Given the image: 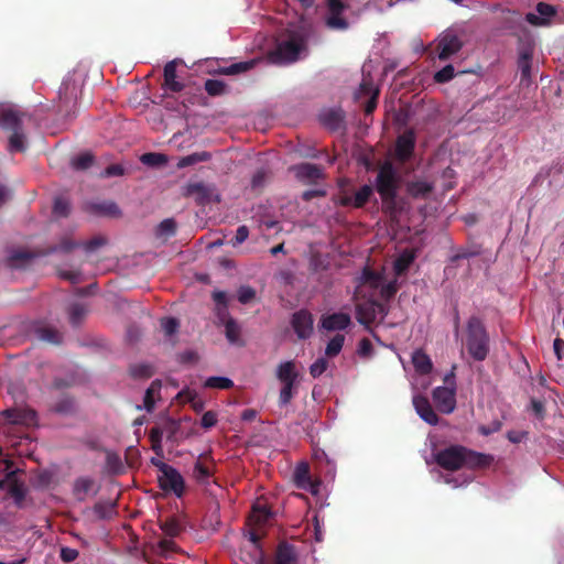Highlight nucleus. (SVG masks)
Segmentation results:
<instances>
[{
	"label": "nucleus",
	"instance_id": "obj_12",
	"mask_svg": "<svg viewBox=\"0 0 564 564\" xmlns=\"http://www.w3.org/2000/svg\"><path fill=\"white\" fill-rule=\"evenodd\" d=\"M2 416L10 424L33 425L36 421V412L30 408H11L2 412Z\"/></svg>",
	"mask_w": 564,
	"mask_h": 564
},
{
	"label": "nucleus",
	"instance_id": "obj_54",
	"mask_svg": "<svg viewBox=\"0 0 564 564\" xmlns=\"http://www.w3.org/2000/svg\"><path fill=\"white\" fill-rule=\"evenodd\" d=\"M161 327L164 334L170 337L177 332L180 322L175 317H164L161 319Z\"/></svg>",
	"mask_w": 564,
	"mask_h": 564
},
{
	"label": "nucleus",
	"instance_id": "obj_57",
	"mask_svg": "<svg viewBox=\"0 0 564 564\" xmlns=\"http://www.w3.org/2000/svg\"><path fill=\"white\" fill-rule=\"evenodd\" d=\"M69 212L70 205L65 198L58 197L54 200L53 213L55 215L66 217L68 216Z\"/></svg>",
	"mask_w": 564,
	"mask_h": 564
},
{
	"label": "nucleus",
	"instance_id": "obj_13",
	"mask_svg": "<svg viewBox=\"0 0 564 564\" xmlns=\"http://www.w3.org/2000/svg\"><path fill=\"white\" fill-rule=\"evenodd\" d=\"M295 486L300 489L310 490L312 494H317L319 481H315L311 477L310 466L306 462H301L296 465L293 474Z\"/></svg>",
	"mask_w": 564,
	"mask_h": 564
},
{
	"label": "nucleus",
	"instance_id": "obj_26",
	"mask_svg": "<svg viewBox=\"0 0 564 564\" xmlns=\"http://www.w3.org/2000/svg\"><path fill=\"white\" fill-rule=\"evenodd\" d=\"M271 518L272 512L265 505L256 503L252 507V511L249 517V522L253 527L261 528L264 524H267Z\"/></svg>",
	"mask_w": 564,
	"mask_h": 564
},
{
	"label": "nucleus",
	"instance_id": "obj_18",
	"mask_svg": "<svg viewBox=\"0 0 564 564\" xmlns=\"http://www.w3.org/2000/svg\"><path fill=\"white\" fill-rule=\"evenodd\" d=\"M184 194L194 197L198 205H206L212 199V188L203 182L187 184Z\"/></svg>",
	"mask_w": 564,
	"mask_h": 564
},
{
	"label": "nucleus",
	"instance_id": "obj_42",
	"mask_svg": "<svg viewBox=\"0 0 564 564\" xmlns=\"http://www.w3.org/2000/svg\"><path fill=\"white\" fill-rule=\"evenodd\" d=\"M141 162L148 166L158 167L166 164L167 158L165 154L149 152L144 153L140 158Z\"/></svg>",
	"mask_w": 564,
	"mask_h": 564
},
{
	"label": "nucleus",
	"instance_id": "obj_40",
	"mask_svg": "<svg viewBox=\"0 0 564 564\" xmlns=\"http://www.w3.org/2000/svg\"><path fill=\"white\" fill-rule=\"evenodd\" d=\"M93 210L98 215H106L117 217L120 215V209L118 205L113 202H104L99 204H94L91 206Z\"/></svg>",
	"mask_w": 564,
	"mask_h": 564
},
{
	"label": "nucleus",
	"instance_id": "obj_21",
	"mask_svg": "<svg viewBox=\"0 0 564 564\" xmlns=\"http://www.w3.org/2000/svg\"><path fill=\"white\" fill-rule=\"evenodd\" d=\"M163 88L173 93H180L184 88V84L176 80V61L167 62L164 66Z\"/></svg>",
	"mask_w": 564,
	"mask_h": 564
},
{
	"label": "nucleus",
	"instance_id": "obj_30",
	"mask_svg": "<svg viewBox=\"0 0 564 564\" xmlns=\"http://www.w3.org/2000/svg\"><path fill=\"white\" fill-rule=\"evenodd\" d=\"M295 561L296 553L294 546L286 542H281L276 549L275 564H292Z\"/></svg>",
	"mask_w": 564,
	"mask_h": 564
},
{
	"label": "nucleus",
	"instance_id": "obj_60",
	"mask_svg": "<svg viewBox=\"0 0 564 564\" xmlns=\"http://www.w3.org/2000/svg\"><path fill=\"white\" fill-rule=\"evenodd\" d=\"M107 243V239L101 236L94 237L93 239L88 240L84 243V249L87 252H93L97 250L98 248L105 246Z\"/></svg>",
	"mask_w": 564,
	"mask_h": 564
},
{
	"label": "nucleus",
	"instance_id": "obj_27",
	"mask_svg": "<svg viewBox=\"0 0 564 564\" xmlns=\"http://www.w3.org/2000/svg\"><path fill=\"white\" fill-rule=\"evenodd\" d=\"M406 191L412 198H426L433 191V184L426 181L416 180L408 183Z\"/></svg>",
	"mask_w": 564,
	"mask_h": 564
},
{
	"label": "nucleus",
	"instance_id": "obj_24",
	"mask_svg": "<svg viewBox=\"0 0 564 564\" xmlns=\"http://www.w3.org/2000/svg\"><path fill=\"white\" fill-rule=\"evenodd\" d=\"M412 364L415 371L419 375L425 376L431 373L433 369V362L427 354H425L422 349H416L412 354Z\"/></svg>",
	"mask_w": 564,
	"mask_h": 564
},
{
	"label": "nucleus",
	"instance_id": "obj_14",
	"mask_svg": "<svg viewBox=\"0 0 564 564\" xmlns=\"http://www.w3.org/2000/svg\"><path fill=\"white\" fill-rule=\"evenodd\" d=\"M379 94V88L373 85L371 79H362L356 93V98L360 100L362 97H369L364 109L366 115L372 113L377 108Z\"/></svg>",
	"mask_w": 564,
	"mask_h": 564
},
{
	"label": "nucleus",
	"instance_id": "obj_32",
	"mask_svg": "<svg viewBox=\"0 0 564 564\" xmlns=\"http://www.w3.org/2000/svg\"><path fill=\"white\" fill-rule=\"evenodd\" d=\"M8 494L10 495V497L13 498V500L18 507L22 506V503L25 499V496H26V488L23 482H21L17 479V476L11 481L9 489H8Z\"/></svg>",
	"mask_w": 564,
	"mask_h": 564
},
{
	"label": "nucleus",
	"instance_id": "obj_25",
	"mask_svg": "<svg viewBox=\"0 0 564 564\" xmlns=\"http://www.w3.org/2000/svg\"><path fill=\"white\" fill-rule=\"evenodd\" d=\"M37 256L35 252L24 249L13 250L8 258V265L12 269H21Z\"/></svg>",
	"mask_w": 564,
	"mask_h": 564
},
{
	"label": "nucleus",
	"instance_id": "obj_53",
	"mask_svg": "<svg viewBox=\"0 0 564 564\" xmlns=\"http://www.w3.org/2000/svg\"><path fill=\"white\" fill-rule=\"evenodd\" d=\"M454 76H455L454 66L448 64L434 74V80H435V83L444 84V83H447L451 79H453Z\"/></svg>",
	"mask_w": 564,
	"mask_h": 564
},
{
	"label": "nucleus",
	"instance_id": "obj_56",
	"mask_svg": "<svg viewBox=\"0 0 564 564\" xmlns=\"http://www.w3.org/2000/svg\"><path fill=\"white\" fill-rule=\"evenodd\" d=\"M380 289V296L386 300V301H389L391 300L398 292V283H397V280H393V281H390L389 283L387 284H381L379 286Z\"/></svg>",
	"mask_w": 564,
	"mask_h": 564
},
{
	"label": "nucleus",
	"instance_id": "obj_1",
	"mask_svg": "<svg viewBox=\"0 0 564 564\" xmlns=\"http://www.w3.org/2000/svg\"><path fill=\"white\" fill-rule=\"evenodd\" d=\"M435 463L445 470L456 471L462 468L482 469L488 467L494 457L463 445H449L434 454Z\"/></svg>",
	"mask_w": 564,
	"mask_h": 564
},
{
	"label": "nucleus",
	"instance_id": "obj_64",
	"mask_svg": "<svg viewBox=\"0 0 564 564\" xmlns=\"http://www.w3.org/2000/svg\"><path fill=\"white\" fill-rule=\"evenodd\" d=\"M124 174V167L121 164H110L102 172V177L121 176Z\"/></svg>",
	"mask_w": 564,
	"mask_h": 564
},
{
	"label": "nucleus",
	"instance_id": "obj_43",
	"mask_svg": "<svg viewBox=\"0 0 564 564\" xmlns=\"http://www.w3.org/2000/svg\"><path fill=\"white\" fill-rule=\"evenodd\" d=\"M212 470L203 464L200 460H197L194 465L193 476L199 484H208L209 478L212 477Z\"/></svg>",
	"mask_w": 564,
	"mask_h": 564
},
{
	"label": "nucleus",
	"instance_id": "obj_10",
	"mask_svg": "<svg viewBox=\"0 0 564 564\" xmlns=\"http://www.w3.org/2000/svg\"><path fill=\"white\" fill-rule=\"evenodd\" d=\"M432 398L437 410L444 414H451L456 409L455 387H437L433 390Z\"/></svg>",
	"mask_w": 564,
	"mask_h": 564
},
{
	"label": "nucleus",
	"instance_id": "obj_35",
	"mask_svg": "<svg viewBox=\"0 0 564 564\" xmlns=\"http://www.w3.org/2000/svg\"><path fill=\"white\" fill-rule=\"evenodd\" d=\"M414 261V254L410 251L401 253L393 263V270L398 276L404 274L412 262Z\"/></svg>",
	"mask_w": 564,
	"mask_h": 564
},
{
	"label": "nucleus",
	"instance_id": "obj_6",
	"mask_svg": "<svg viewBox=\"0 0 564 564\" xmlns=\"http://www.w3.org/2000/svg\"><path fill=\"white\" fill-rule=\"evenodd\" d=\"M275 377L282 384L279 393V405L286 406L297 393L300 384V373L296 370L295 362L293 360L281 362L276 367Z\"/></svg>",
	"mask_w": 564,
	"mask_h": 564
},
{
	"label": "nucleus",
	"instance_id": "obj_34",
	"mask_svg": "<svg viewBox=\"0 0 564 564\" xmlns=\"http://www.w3.org/2000/svg\"><path fill=\"white\" fill-rule=\"evenodd\" d=\"M210 159H212V154L207 151L195 152L189 155L181 158L180 161L177 162V167L178 169L187 167V166L194 165L199 162H207Z\"/></svg>",
	"mask_w": 564,
	"mask_h": 564
},
{
	"label": "nucleus",
	"instance_id": "obj_22",
	"mask_svg": "<svg viewBox=\"0 0 564 564\" xmlns=\"http://www.w3.org/2000/svg\"><path fill=\"white\" fill-rule=\"evenodd\" d=\"M345 115L340 109H327L319 115L321 123L332 130H339L344 123Z\"/></svg>",
	"mask_w": 564,
	"mask_h": 564
},
{
	"label": "nucleus",
	"instance_id": "obj_9",
	"mask_svg": "<svg viewBox=\"0 0 564 564\" xmlns=\"http://www.w3.org/2000/svg\"><path fill=\"white\" fill-rule=\"evenodd\" d=\"M416 138L412 129L405 130L395 141L394 158L400 163L408 162L414 154Z\"/></svg>",
	"mask_w": 564,
	"mask_h": 564
},
{
	"label": "nucleus",
	"instance_id": "obj_38",
	"mask_svg": "<svg viewBox=\"0 0 564 564\" xmlns=\"http://www.w3.org/2000/svg\"><path fill=\"white\" fill-rule=\"evenodd\" d=\"M129 373L135 379H148L154 375V368L150 364H135L130 366Z\"/></svg>",
	"mask_w": 564,
	"mask_h": 564
},
{
	"label": "nucleus",
	"instance_id": "obj_50",
	"mask_svg": "<svg viewBox=\"0 0 564 564\" xmlns=\"http://www.w3.org/2000/svg\"><path fill=\"white\" fill-rule=\"evenodd\" d=\"M94 163V155L90 153H83L72 160V166L75 170L84 171L89 169Z\"/></svg>",
	"mask_w": 564,
	"mask_h": 564
},
{
	"label": "nucleus",
	"instance_id": "obj_63",
	"mask_svg": "<svg viewBox=\"0 0 564 564\" xmlns=\"http://www.w3.org/2000/svg\"><path fill=\"white\" fill-rule=\"evenodd\" d=\"M78 551L76 549H72L68 546H62L59 552V557L63 562L69 563L75 561L78 557Z\"/></svg>",
	"mask_w": 564,
	"mask_h": 564
},
{
	"label": "nucleus",
	"instance_id": "obj_46",
	"mask_svg": "<svg viewBox=\"0 0 564 564\" xmlns=\"http://www.w3.org/2000/svg\"><path fill=\"white\" fill-rule=\"evenodd\" d=\"M162 437L163 431L161 427L154 426L150 430L149 438L151 441V447L158 455H162L163 453Z\"/></svg>",
	"mask_w": 564,
	"mask_h": 564
},
{
	"label": "nucleus",
	"instance_id": "obj_49",
	"mask_svg": "<svg viewBox=\"0 0 564 564\" xmlns=\"http://www.w3.org/2000/svg\"><path fill=\"white\" fill-rule=\"evenodd\" d=\"M534 53V43L531 40L520 41L518 48V61H532Z\"/></svg>",
	"mask_w": 564,
	"mask_h": 564
},
{
	"label": "nucleus",
	"instance_id": "obj_51",
	"mask_svg": "<svg viewBox=\"0 0 564 564\" xmlns=\"http://www.w3.org/2000/svg\"><path fill=\"white\" fill-rule=\"evenodd\" d=\"M205 90L209 96H220L226 90V84L218 79H207L205 82Z\"/></svg>",
	"mask_w": 564,
	"mask_h": 564
},
{
	"label": "nucleus",
	"instance_id": "obj_28",
	"mask_svg": "<svg viewBox=\"0 0 564 564\" xmlns=\"http://www.w3.org/2000/svg\"><path fill=\"white\" fill-rule=\"evenodd\" d=\"M296 176L301 180L316 181L323 176L321 166L312 163H302L295 166Z\"/></svg>",
	"mask_w": 564,
	"mask_h": 564
},
{
	"label": "nucleus",
	"instance_id": "obj_33",
	"mask_svg": "<svg viewBox=\"0 0 564 564\" xmlns=\"http://www.w3.org/2000/svg\"><path fill=\"white\" fill-rule=\"evenodd\" d=\"M343 13H334L327 11L325 24L330 30L345 31L349 28L348 21L341 15Z\"/></svg>",
	"mask_w": 564,
	"mask_h": 564
},
{
	"label": "nucleus",
	"instance_id": "obj_7",
	"mask_svg": "<svg viewBox=\"0 0 564 564\" xmlns=\"http://www.w3.org/2000/svg\"><path fill=\"white\" fill-rule=\"evenodd\" d=\"M163 473L159 476L160 488L166 492H173L181 498L185 491V481L178 470L167 464H162Z\"/></svg>",
	"mask_w": 564,
	"mask_h": 564
},
{
	"label": "nucleus",
	"instance_id": "obj_58",
	"mask_svg": "<svg viewBox=\"0 0 564 564\" xmlns=\"http://www.w3.org/2000/svg\"><path fill=\"white\" fill-rule=\"evenodd\" d=\"M256 297V291L251 286H240L238 290V301L241 304H248Z\"/></svg>",
	"mask_w": 564,
	"mask_h": 564
},
{
	"label": "nucleus",
	"instance_id": "obj_41",
	"mask_svg": "<svg viewBox=\"0 0 564 564\" xmlns=\"http://www.w3.org/2000/svg\"><path fill=\"white\" fill-rule=\"evenodd\" d=\"M345 336L343 334L335 335L327 344L325 349L326 357H336L343 349Z\"/></svg>",
	"mask_w": 564,
	"mask_h": 564
},
{
	"label": "nucleus",
	"instance_id": "obj_48",
	"mask_svg": "<svg viewBox=\"0 0 564 564\" xmlns=\"http://www.w3.org/2000/svg\"><path fill=\"white\" fill-rule=\"evenodd\" d=\"M232 386V380L226 377H209L205 381V387L212 389L227 390L230 389Z\"/></svg>",
	"mask_w": 564,
	"mask_h": 564
},
{
	"label": "nucleus",
	"instance_id": "obj_62",
	"mask_svg": "<svg viewBox=\"0 0 564 564\" xmlns=\"http://www.w3.org/2000/svg\"><path fill=\"white\" fill-rule=\"evenodd\" d=\"M217 424V414L214 411H207L200 419L202 427L208 430Z\"/></svg>",
	"mask_w": 564,
	"mask_h": 564
},
{
	"label": "nucleus",
	"instance_id": "obj_20",
	"mask_svg": "<svg viewBox=\"0 0 564 564\" xmlns=\"http://www.w3.org/2000/svg\"><path fill=\"white\" fill-rule=\"evenodd\" d=\"M33 334L39 340L54 345L61 344L63 339L62 334L56 328L45 324L34 325Z\"/></svg>",
	"mask_w": 564,
	"mask_h": 564
},
{
	"label": "nucleus",
	"instance_id": "obj_2",
	"mask_svg": "<svg viewBox=\"0 0 564 564\" xmlns=\"http://www.w3.org/2000/svg\"><path fill=\"white\" fill-rule=\"evenodd\" d=\"M401 176L390 161H384L378 170L375 187L381 198L382 210L391 219H397L402 207L399 200Z\"/></svg>",
	"mask_w": 564,
	"mask_h": 564
},
{
	"label": "nucleus",
	"instance_id": "obj_3",
	"mask_svg": "<svg viewBox=\"0 0 564 564\" xmlns=\"http://www.w3.org/2000/svg\"><path fill=\"white\" fill-rule=\"evenodd\" d=\"M462 344L473 360L484 361L488 357L490 336L484 321L479 316L471 315L467 319L463 330Z\"/></svg>",
	"mask_w": 564,
	"mask_h": 564
},
{
	"label": "nucleus",
	"instance_id": "obj_5",
	"mask_svg": "<svg viewBox=\"0 0 564 564\" xmlns=\"http://www.w3.org/2000/svg\"><path fill=\"white\" fill-rule=\"evenodd\" d=\"M305 50V39L296 32H291L278 40L274 50L269 53V59L278 65L294 63Z\"/></svg>",
	"mask_w": 564,
	"mask_h": 564
},
{
	"label": "nucleus",
	"instance_id": "obj_15",
	"mask_svg": "<svg viewBox=\"0 0 564 564\" xmlns=\"http://www.w3.org/2000/svg\"><path fill=\"white\" fill-rule=\"evenodd\" d=\"M538 14L529 12L525 14V21L533 26H546L551 18L556 14V9L545 2H539L535 7Z\"/></svg>",
	"mask_w": 564,
	"mask_h": 564
},
{
	"label": "nucleus",
	"instance_id": "obj_52",
	"mask_svg": "<svg viewBox=\"0 0 564 564\" xmlns=\"http://www.w3.org/2000/svg\"><path fill=\"white\" fill-rule=\"evenodd\" d=\"M106 466H107V469L113 474H118L120 471H122V462H121V458L118 454L116 453H107V456H106Z\"/></svg>",
	"mask_w": 564,
	"mask_h": 564
},
{
	"label": "nucleus",
	"instance_id": "obj_11",
	"mask_svg": "<svg viewBox=\"0 0 564 564\" xmlns=\"http://www.w3.org/2000/svg\"><path fill=\"white\" fill-rule=\"evenodd\" d=\"M313 315L300 310L292 315L291 325L299 339H307L313 334Z\"/></svg>",
	"mask_w": 564,
	"mask_h": 564
},
{
	"label": "nucleus",
	"instance_id": "obj_55",
	"mask_svg": "<svg viewBox=\"0 0 564 564\" xmlns=\"http://www.w3.org/2000/svg\"><path fill=\"white\" fill-rule=\"evenodd\" d=\"M327 368H328L327 359L325 357H321L310 366V375L313 378H318L327 370Z\"/></svg>",
	"mask_w": 564,
	"mask_h": 564
},
{
	"label": "nucleus",
	"instance_id": "obj_36",
	"mask_svg": "<svg viewBox=\"0 0 564 564\" xmlns=\"http://www.w3.org/2000/svg\"><path fill=\"white\" fill-rule=\"evenodd\" d=\"M78 246L79 243L74 242L68 236H64L57 245L48 247L43 254H51L55 252L68 253Z\"/></svg>",
	"mask_w": 564,
	"mask_h": 564
},
{
	"label": "nucleus",
	"instance_id": "obj_39",
	"mask_svg": "<svg viewBox=\"0 0 564 564\" xmlns=\"http://www.w3.org/2000/svg\"><path fill=\"white\" fill-rule=\"evenodd\" d=\"M52 411L58 414H69L74 411V400L72 397L64 394L53 405Z\"/></svg>",
	"mask_w": 564,
	"mask_h": 564
},
{
	"label": "nucleus",
	"instance_id": "obj_29",
	"mask_svg": "<svg viewBox=\"0 0 564 564\" xmlns=\"http://www.w3.org/2000/svg\"><path fill=\"white\" fill-rule=\"evenodd\" d=\"M383 282V275L380 272L373 271L369 267H365L359 278V286L367 285L370 289L377 290Z\"/></svg>",
	"mask_w": 564,
	"mask_h": 564
},
{
	"label": "nucleus",
	"instance_id": "obj_19",
	"mask_svg": "<svg viewBox=\"0 0 564 564\" xmlns=\"http://www.w3.org/2000/svg\"><path fill=\"white\" fill-rule=\"evenodd\" d=\"M350 316L341 312L325 315L321 319L322 327L329 332L344 330L350 325Z\"/></svg>",
	"mask_w": 564,
	"mask_h": 564
},
{
	"label": "nucleus",
	"instance_id": "obj_61",
	"mask_svg": "<svg viewBox=\"0 0 564 564\" xmlns=\"http://www.w3.org/2000/svg\"><path fill=\"white\" fill-rule=\"evenodd\" d=\"M248 237H249L248 227L246 225H241L237 228L236 236L231 240V245L234 247L241 245L242 242H245L248 239Z\"/></svg>",
	"mask_w": 564,
	"mask_h": 564
},
{
	"label": "nucleus",
	"instance_id": "obj_59",
	"mask_svg": "<svg viewBox=\"0 0 564 564\" xmlns=\"http://www.w3.org/2000/svg\"><path fill=\"white\" fill-rule=\"evenodd\" d=\"M213 299L218 307V315L227 314V294L223 291L213 293Z\"/></svg>",
	"mask_w": 564,
	"mask_h": 564
},
{
	"label": "nucleus",
	"instance_id": "obj_16",
	"mask_svg": "<svg viewBox=\"0 0 564 564\" xmlns=\"http://www.w3.org/2000/svg\"><path fill=\"white\" fill-rule=\"evenodd\" d=\"M377 307L379 305L376 300H367L356 305V318L366 329H370L371 324L376 321Z\"/></svg>",
	"mask_w": 564,
	"mask_h": 564
},
{
	"label": "nucleus",
	"instance_id": "obj_8",
	"mask_svg": "<svg viewBox=\"0 0 564 564\" xmlns=\"http://www.w3.org/2000/svg\"><path fill=\"white\" fill-rule=\"evenodd\" d=\"M463 45L462 39L453 31L442 33L437 39V58L440 61L449 59L462 50Z\"/></svg>",
	"mask_w": 564,
	"mask_h": 564
},
{
	"label": "nucleus",
	"instance_id": "obj_44",
	"mask_svg": "<svg viewBox=\"0 0 564 564\" xmlns=\"http://www.w3.org/2000/svg\"><path fill=\"white\" fill-rule=\"evenodd\" d=\"M254 64L256 61L234 63L227 67L221 68L220 73L225 75H237L251 69L254 66Z\"/></svg>",
	"mask_w": 564,
	"mask_h": 564
},
{
	"label": "nucleus",
	"instance_id": "obj_45",
	"mask_svg": "<svg viewBox=\"0 0 564 564\" xmlns=\"http://www.w3.org/2000/svg\"><path fill=\"white\" fill-rule=\"evenodd\" d=\"M87 313L86 307L80 303H74L68 310L69 322L72 325L77 326L80 324Z\"/></svg>",
	"mask_w": 564,
	"mask_h": 564
},
{
	"label": "nucleus",
	"instance_id": "obj_31",
	"mask_svg": "<svg viewBox=\"0 0 564 564\" xmlns=\"http://www.w3.org/2000/svg\"><path fill=\"white\" fill-rule=\"evenodd\" d=\"M93 511L98 519L109 520L117 514V503L111 500L98 501L94 505Z\"/></svg>",
	"mask_w": 564,
	"mask_h": 564
},
{
	"label": "nucleus",
	"instance_id": "obj_47",
	"mask_svg": "<svg viewBox=\"0 0 564 564\" xmlns=\"http://www.w3.org/2000/svg\"><path fill=\"white\" fill-rule=\"evenodd\" d=\"M225 333H226L227 339L230 343L235 344L239 340L240 326L237 324V322L234 318L228 317L227 321L225 322Z\"/></svg>",
	"mask_w": 564,
	"mask_h": 564
},
{
	"label": "nucleus",
	"instance_id": "obj_4",
	"mask_svg": "<svg viewBox=\"0 0 564 564\" xmlns=\"http://www.w3.org/2000/svg\"><path fill=\"white\" fill-rule=\"evenodd\" d=\"M24 113L14 108H0V127L9 132L8 150L24 152L26 150V135L23 129Z\"/></svg>",
	"mask_w": 564,
	"mask_h": 564
},
{
	"label": "nucleus",
	"instance_id": "obj_23",
	"mask_svg": "<svg viewBox=\"0 0 564 564\" xmlns=\"http://www.w3.org/2000/svg\"><path fill=\"white\" fill-rule=\"evenodd\" d=\"M95 480L90 477H79L75 480L73 491L78 501H85L87 496L93 492L97 494L98 488L95 489Z\"/></svg>",
	"mask_w": 564,
	"mask_h": 564
},
{
	"label": "nucleus",
	"instance_id": "obj_17",
	"mask_svg": "<svg viewBox=\"0 0 564 564\" xmlns=\"http://www.w3.org/2000/svg\"><path fill=\"white\" fill-rule=\"evenodd\" d=\"M413 405L423 421L430 425H436L438 423V416L426 397L415 395L413 398Z\"/></svg>",
	"mask_w": 564,
	"mask_h": 564
},
{
	"label": "nucleus",
	"instance_id": "obj_37",
	"mask_svg": "<svg viewBox=\"0 0 564 564\" xmlns=\"http://www.w3.org/2000/svg\"><path fill=\"white\" fill-rule=\"evenodd\" d=\"M373 195V187L371 185L365 184L362 185L352 196L354 198V207L362 208Z\"/></svg>",
	"mask_w": 564,
	"mask_h": 564
}]
</instances>
